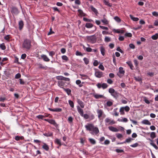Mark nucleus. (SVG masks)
Returning a JSON list of instances; mask_svg holds the SVG:
<instances>
[{"instance_id":"30","label":"nucleus","mask_w":158,"mask_h":158,"mask_svg":"<svg viewBox=\"0 0 158 158\" xmlns=\"http://www.w3.org/2000/svg\"><path fill=\"white\" fill-rule=\"evenodd\" d=\"M64 90L68 95H69L71 94V91L70 89L69 88L65 89L64 88Z\"/></svg>"},{"instance_id":"16","label":"nucleus","mask_w":158,"mask_h":158,"mask_svg":"<svg viewBox=\"0 0 158 158\" xmlns=\"http://www.w3.org/2000/svg\"><path fill=\"white\" fill-rule=\"evenodd\" d=\"M41 57L44 60V61L48 62L50 60L49 59L46 55H41Z\"/></svg>"},{"instance_id":"4","label":"nucleus","mask_w":158,"mask_h":158,"mask_svg":"<svg viewBox=\"0 0 158 158\" xmlns=\"http://www.w3.org/2000/svg\"><path fill=\"white\" fill-rule=\"evenodd\" d=\"M105 123H108L110 125H112L116 123V122L114 120L109 118H107L105 119Z\"/></svg>"},{"instance_id":"48","label":"nucleus","mask_w":158,"mask_h":158,"mask_svg":"<svg viewBox=\"0 0 158 158\" xmlns=\"http://www.w3.org/2000/svg\"><path fill=\"white\" fill-rule=\"evenodd\" d=\"M83 60L84 61V62L86 64H89V60L86 57H84L83 58Z\"/></svg>"},{"instance_id":"31","label":"nucleus","mask_w":158,"mask_h":158,"mask_svg":"<svg viewBox=\"0 0 158 158\" xmlns=\"http://www.w3.org/2000/svg\"><path fill=\"white\" fill-rule=\"evenodd\" d=\"M42 148L45 150L48 151L49 150V147L45 143H44L42 146Z\"/></svg>"},{"instance_id":"39","label":"nucleus","mask_w":158,"mask_h":158,"mask_svg":"<svg viewBox=\"0 0 158 158\" xmlns=\"http://www.w3.org/2000/svg\"><path fill=\"white\" fill-rule=\"evenodd\" d=\"M111 41V38L108 36H105L104 41L106 42H108Z\"/></svg>"},{"instance_id":"46","label":"nucleus","mask_w":158,"mask_h":158,"mask_svg":"<svg viewBox=\"0 0 158 158\" xmlns=\"http://www.w3.org/2000/svg\"><path fill=\"white\" fill-rule=\"evenodd\" d=\"M102 88L103 89H105L108 87V85L107 84L105 83H103L102 84Z\"/></svg>"},{"instance_id":"21","label":"nucleus","mask_w":158,"mask_h":158,"mask_svg":"<svg viewBox=\"0 0 158 158\" xmlns=\"http://www.w3.org/2000/svg\"><path fill=\"white\" fill-rule=\"evenodd\" d=\"M100 50L102 55L103 56H104L106 51L104 47L103 46L100 47Z\"/></svg>"},{"instance_id":"22","label":"nucleus","mask_w":158,"mask_h":158,"mask_svg":"<svg viewBox=\"0 0 158 158\" xmlns=\"http://www.w3.org/2000/svg\"><path fill=\"white\" fill-rule=\"evenodd\" d=\"M24 24L23 21L21 20L19 21V28L20 30H21Z\"/></svg>"},{"instance_id":"32","label":"nucleus","mask_w":158,"mask_h":158,"mask_svg":"<svg viewBox=\"0 0 158 158\" xmlns=\"http://www.w3.org/2000/svg\"><path fill=\"white\" fill-rule=\"evenodd\" d=\"M113 104V101H108L106 103V106L110 107L112 106Z\"/></svg>"},{"instance_id":"10","label":"nucleus","mask_w":158,"mask_h":158,"mask_svg":"<svg viewBox=\"0 0 158 158\" xmlns=\"http://www.w3.org/2000/svg\"><path fill=\"white\" fill-rule=\"evenodd\" d=\"M48 109L49 110L53 112H61L62 111V109L60 108H55L54 109H52L50 108H48Z\"/></svg>"},{"instance_id":"38","label":"nucleus","mask_w":158,"mask_h":158,"mask_svg":"<svg viewBox=\"0 0 158 158\" xmlns=\"http://www.w3.org/2000/svg\"><path fill=\"white\" fill-rule=\"evenodd\" d=\"M89 140L91 143L93 144H94L96 143V141L94 139L92 138H89Z\"/></svg>"},{"instance_id":"43","label":"nucleus","mask_w":158,"mask_h":158,"mask_svg":"<svg viewBox=\"0 0 158 158\" xmlns=\"http://www.w3.org/2000/svg\"><path fill=\"white\" fill-rule=\"evenodd\" d=\"M61 58H62V59L63 60H64L65 61H68L69 60L68 58V57L67 56H66L65 55L62 56L61 57Z\"/></svg>"},{"instance_id":"20","label":"nucleus","mask_w":158,"mask_h":158,"mask_svg":"<svg viewBox=\"0 0 158 158\" xmlns=\"http://www.w3.org/2000/svg\"><path fill=\"white\" fill-rule=\"evenodd\" d=\"M90 7L91 9V10L93 12H94L96 15H97L98 14V13L97 10L96 8H95L93 6H90Z\"/></svg>"},{"instance_id":"44","label":"nucleus","mask_w":158,"mask_h":158,"mask_svg":"<svg viewBox=\"0 0 158 158\" xmlns=\"http://www.w3.org/2000/svg\"><path fill=\"white\" fill-rule=\"evenodd\" d=\"M124 107H122L120 108L119 112H120V114L121 115H123L124 114Z\"/></svg>"},{"instance_id":"59","label":"nucleus","mask_w":158,"mask_h":158,"mask_svg":"<svg viewBox=\"0 0 158 158\" xmlns=\"http://www.w3.org/2000/svg\"><path fill=\"white\" fill-rule=\"evenodd\" d=\"M99 27L101 28L102 29H103V30H108V28L107 27H106L100 25V26H99Z\"/></svg>"},{"instance_id":"49","label":"nucleus","mask_w":158,"mask_h":158,"mask_svg":"<svg viewBox=\"0 0 158 158\" xmlns=\"http://www.w3.org/2000/svg\"><path fill=\"white\" fill-rule=\"evenodd\" d=\"M69 105H70V106L71 107H72V108L74 107V103L71 100H69Z\"/></svg>"},{"instance_id":"41","label":"nucleus","mask_w":158,"mask_h":158,"mask_svg":"<svg viewBox=\"0 0 158 158\" xmlns=\"http://www.w3.org/2000/svg\"><path fill=\"white\" fill-rule=\"evenodd\" d=\"M0 48L2 50H4L6 49V47L4 43H3L0 44Z\"/></svg>"},{"instance_id":"26","label":"nucleus","mask_w":158,"mask_h":158,"mask_svg":"<svg viewBox=\"0 0 158 158\" xmlns=\"http://www.w3.org/2000/svg\"><path fill=\"white\" fill-rule=\"evenodd\" d=\"M101 21L102 23L105 25L108 24L109 22L108 20L104 17H103V19L101 20Z\"/></svg>"},{"instance_id":"42","label":"nucleus","mask_w":158,"mask_h":158,"mask_svg":"<svg viewBox=\"0 0 158 158\" xmlns=\"http://www.w3.org/2000/svg\"><path fill=\"white\" fill-rule=\"evenodd\" d=\"M110 94L111 95L115 92V90L112 88H110L108 90Z\"/></svg>"},{"instance_id":"52","label":"nucleus","mask_w":158,"mask_h":158,"mask_svg":"<svg viewBox=\"0 0 158 158\" xmlns=\"http://www.w3.org/2000/svg\"><path fill=\"white\" fill-rule=\"evenodd\" d=\"M116 137L120 139L123 137V135L122 134L120 133H117L116 134Z\"/></svg>"},{"instance_id":"14","label":"nucleus","mask_w":158,"mask_h":158,"mask_svg":"<svg viewBox=\"0 0 158 158\" xmlns=\"http://www.w3.org/2000/svg\"><path fill=\"white\" fill-rule=\"evenodd\" d=\"M97 112L98 114V117L99 118H100L103 113V111L102 110H97Z\"/></svg>"},{"instance_id":"51","label":"nucleus","mask_w":158,"mask_h":158,"mask_svg":"<svg viewBox=\"0 0 158 158\" xmlns=\"http://www.w3.org/2000/svg\"><path fill=\"white\" fill-rule=\"evenodd\" d=\"M46 117V116L43 115H38L36 116V117L38 119H43V118Z\"/></svg>"},{"instance_id":"8","label":"nucleus","mask_w":158,"mask_h":158,"mask_svg":"<svg viewBox=\"0 0 158 158\" xmlns=\"http://www.w3.org/2000/svg\"><path fill=\"white\" fill-rule=\"evenodd\" d=\"M11 12L13 14L17 15L19 13L18 9L16 7H13L11 8Z\"/></svg>"},{"instance_id":"64","label":"nucleus","mask_w":158,"mask_h":158,"mask_svg":"<svg viewBox=\"0 0 158 158\" xmlns=\"http://www.w3.org/2000/svg\"><path fill=\"white\" fill-rule=\"evenodd\" d=\"M125 35L126 36H127V37H131L132 36V35L130 33H126L125 34Z\"/></svg>"},{"instance_id":"50","label":"nucleus","mask_w":158,"mask_h":158,"mask_svg":"<svg viewBox=\"0 0 158 158\" xmlns=\"http://www.w3.org/2000/svg\"><path fill=\"white\" fill-rule=\"evenodd\" d=\"M38 65L39 68L42 69H46V66H44L41 64H38Z\"/></svg>"},{"instance_id":"3","label":"nucleus","mask_w":158,"mask_h":158,"mask_svg":"<svg viewBox=\"0 0 158 158\" xmlns=\"http://www.w3.org/2000/svg\"><path fill=\"white\" fill-rule=\"evenodd\" d=\"M86 38L88 40L92 43H94L96 41V38L94 35L87 36Z\"/></svg>"},{"instance_id":"34","label":"nucleus","mask_w":158,"mask_h":158,"mask_svg":"<svg viewBox=\"0 0 158 158\" xmlns=\"http://www.w3.org/2000/svg\"><path fill=\"white\" fill-rule=\"evenodd\" d=\"M130 16L131 19L134 21H137L139 20V19L138 18L135 17L131 15H130Z\"/></svg>"},{"instance_id":"35","label":"nucleus","mask_w":158,"mask_h":158,"mask_svg":"<svg viewBox=\"0 0 158 158\" xmlns=\"http://www.w3.org/2000/svg\"><path fill=\"white\" fill-rule=\"evenodd\" d=\"M150 137L152 139H151L153 140V139L156 137V133L154 132H152L150 134Z\"/></svg>"},{"instance_id":"7","label":"nucleus","mask_w":158,"mask_h":158,"mask_svg":"<svg viewBox=\"0 0 158 158\" xmlns=\"http://www.w3.org/2000/svg\"><path fill=\"white\" fill-rule=\"evenodd\" d=\"M56 79L58 80H64V81H69L70 79L69 78L64 77L63 76H60L57 77Z\"/></svg>"},{"instance_id":"40","label":"nucleus","mask_w":158,"mask_h":158,"mask_svg":"<svg viewBox=\"0 0 158 158\" xmlns=\"http://www.w3.org/2000/svg\"><path fill=\"white\" fill-rule=\"evenodd\" d=\"M114 20L118 23H120L121 22L120 19L117 16H115L114 18Z\"/></svg>"},{"instance_id":"28","label":"nucleus","mask_w":158,"mask_h":158,"mask_svg":"<svg viewBox=\"0 0 158 158\" xmlns=\"http://www.w3.org/2000/svg\"><path fill=\"white\" fill-rule=\"evenodd\" d=\"M126 63L128 64V65L130 67V68L131 70L133 69L134 67L133 65L132 64V63L131 62V61H128V62H127Z\"/></svg>"},{"instance_id":"9","label":"nucleus","mask_w":158,"mask_h":158,"mask_svg":"<svg viewBox=\"0 0 158 158\" xmlns=\"http://www.w3.org/2000/svg\"><path fill=\"white\" fill-rule=\"evenodd\" d=\"M65 83L66 82H65L62 81H59L58 82V85L60 88L64 89Z\"/></svg>"},{"instance_id":"24","label":"nucleus","mask_w":158,"mask_h":158,"mask_svg":"<svg viewBox=\"0 0 158 158\" xmlns=\"http://www.w3.org/2000/svg\"><path fill=\"white\" fill-rule=\"evenodd\" d=\"M81 81L79 80H77L76 81V83L77 85H78V86L80 87H81L83 86L82 84H83L84 82H82V84H81Z\"/></svg>"},{"instance_id":"11","label":"nucleus","mask_w":158,"mask_h":158,"mask_svg":"<svg viewBox=\"0 0 158 158\" xmlns=\"http://www.w3.org/2000/svg\"><path fill=\"white\" fill-rule=\"evenodd\" d=\"M49 123L53 125L56 128L58 127V124L56 123L55 121L53 119H50Z\"/></svg>"},{"instance_id":"5","label":"nucleus","mask_w":158,"mask_h":158,"mask_svg":"<svg viewBox=\"0 0 158 158\" xmlns=\"http://www.w3.org/2000/svg\"><path fill=\"white\" fill-rule=\"evenodd\" d=\"M125 71L123 70V68L122 67H120L119 68V71L117 73V75L120 78L122 77L124 74Z\"/></svg>"},{"instance_id":"27","label":"nucleus","mask_w":158,"mask_h":158,"mask_svg":"<svg viewBox=\"0 0 158 158\" xmlns=\"http://www.w3.org/2000/svg\"><path fill=\"white\" fill-rule=\"evenodd\" d=\"M43 135L46 137H50L52 136L53 135L52 132H48V133H45L43 134Z\"/></svg>"},{"instance_id":"12","label":"nucleus","mask_w":158,"mask_h":158,"mask_svg":"<svg viewBox=\"0 0 158 158\" xmlns=\"http://www.w3.org/2000/svg\"><path fill=\"white\" fill-rule=\"evenodd\" d=\"M108 129L110 131L114 132H117L119 131L117 128L112 126L109 127Z\"/></svg>"},{"instance_id":"19","label":"nucleus","mask_w":158,"mask_h":158,"mask_svg":"<svg viewBox=\"0 0 158 158\" xmlns=\"http://www.w3.org/2000/svg\"><path fill=\"white\" fill-rule=\"evenodd\" d=\"M119 94H120L119 93H118L117 91H115L114 93L112 94L111 95L114 98L117 99L118 98Z\"/></svg>"},{"instance_id":"63","label":"nucleus","mask_w":158,"mask_h":158,"mask_svg":"<svg viewBox=\"0 0 158 158\" xmlns=\"http://www.w3.org/2000/svg\"><path fill=\"white\" fill-rule=\"evenodd\" d=\"M84 118H85V119H88L89 118V115L86 114H83V116Z\"/></svg>"},{"instance_id":"55","label":"nucleus","mask_w":158,"mask_h":158,"mask_svg":"<svg viewBox=\"0 0 158 158\" xmlns=\"http://www.w3.org/2000/svg\"><path fill=\"white\" fill-rule=\"evenodd\" d=\"M139 145V144L137 143H135L131 145L130 146L133 148H135L137 147Z\"/></svg>"},{"instance_id":"2","label":"nucleus","mask_w":158,"mask_h":158,"mask_svg":"<svg viewBox=\"0 0 158 158\" xmlns=\"http://www.w3.org/2000/svg\"><path fill=\"white\" fill-rule=\"evenodd\" d=\"M31 47V42L28 39H26L24 40L23 44L22 47L26 50H29Z\"/></svg>"},{"instance_id":"54","label":"nucleus","mask_w":158,"mask_h":158,"mask_svg":"<svg viewBox=\"0 0 158 158\" xmlns=\"http://www.w3.org/2000/svg\"><path fill=\"white\" fill-rule=\"evenodd\" d=\"M49 56L53 57V56L55 54V52L53 51H51L49 52Z\"/></svg>"},{"instance_id":"61","label":"nucleus","mask_w":158,"mask_h":158,"mask_svg":"<svg viewBox=\"0 0 158 158\" xmlns=\"http://www.w3.org/2000/svg\"><path fill=\"white\" fill-rule=\"evenodd\" d=\"M124 110L126 112H128L130 110V108L128 106H126L124 107Z\"/></svg>"},{"instance_id":"37","label":"nucleus","mask_w":158,"mask_h":158,"mask_svg":"<svg viewBox=\"0 0 158 158\" xmlns=\"http://www.w3.org/2000/svg\"><path fill=\"white\" fill-rule=\"evenodd\" d=\"M152 39L153 40H156L158 38V33H156L154 35H152L151 37Z\"/></svg>"},{"instance_id":"1","label":"nucleus","mask_w":158,"mask_h":158,"mask_svg":"<svg viewBox=\"0 0 158 158\" xmlns=\"http://www.w3.org/2000/svg\"><path fill=\"white\" fill-rule=\"evenodd\" d=\"M85 127L86 130L89 131L91 135H97L99 133V131L98 128L95 127L92 123H88Z\"/></svg>"},{"instance_id":"17","label":"nucleus","mask_w":158,"mask_h":158,"mask_svg":"<svg viewBox=\"0 0 158 158\" xmlns=\"http://www.w3.org/2000/svg\"><path fill=\"white\" fill-rule=\"evenodd\" d=\"M148 139L151 142L150 143V145L154 147L157 150L158 149V147L156 145L153 143V140L152 139Z\"/></svg>"},{"instance_id":"62","label":"nucleus","mask_w":158,"mask_h":158,"mask_svg":"<svg viewBox=\"0 0 158 158\" xmlns=\"http://www.w3.org/2000/svg\"><path fill=\"white\" fill-rule=\"evenodd\" d=\"M98 64V62L97 60H95L93 62V65L94 66H96Z\"/></svg>"},{"instance_id":"25","label":"nucleus","mask_w":158,"mask_h":158,"mask_svg":"<svg viewBox=\"0 0 158 158\" xmlns=\"http://www.w3.org/2000/svg\"><path fill=\"white\" fill-rule=\"evenodd\" d=\"M54 142L56 143L59 145L60 147L61 145V141L60 139L57 138L55 140Z\"/></svg>"},{"instance_id":"18","label":"nucleus","mask_w":158,"mask_h":158,"mask_svg":"<svg viewBox=\"0 0 158 158\" xmlns=\"http://www.w3.org/2000/svg\"><path fill=\"white\" fill-rule=\"evenodd\" d=\"M77 102L80 105V106L82 108H83L85 106V104L81 100L77 99Z\"/></svg>"},{"instance_id":"57","label":"nucleus","mask_w":158,"mask_h":158,"mask_svg":"<svg viewBox=\"0 0 158 158\" xmlns=\"http://www.w3.org/2000/svg\"><path fill=\"white\" fill-rule=\"evenodd\" d=\"M107 82L108 83L111 84L113 83V81L110 79H108L107 80Z\"/></svg>"},{"instance_id":"29","label":"nucleus","mask_w":158,"mask_h":158,"mask_svg":"<svg viewBox=\"0 0 158 158\" xmlns=\"http://www.w3.org/2000/svg\"><path fill=\"white\" fill-rule=\"evenodd\" d=\"M83 48L85 50L88 52H90L92 50V49L91 48L89 47L86 48L84 46H83Z\"/></svg>"},{"instance_id":"15","label":"nucleus","mask_w":158,"mask_h":158,"mask_svg":"<svg viewBox=\"0 0 158 158\" xmlns=\"http://www.w3.org/2000/svg\"><path fill=\"white\" fill-rule=\"evenodd\" d=\"M93 96L96 99L101 98L104 97L103 95H100L96 94H93Z\"/></svg>"},{"instance_id":"36","label":"nucleus","mask_w":158,"mask_h":158,"mask_svg":"<svg viewBox=\"0 0 158 158\" xmlns=\"http://www.w3.org/2000/svg\"><path fill=\"white\" fill-rule=\"evenodd\" d=\"M10 35H7L4 37V39L7 41H9L10 39L11 38Z\"/></svg>"},{"instance_id":"60","label":"nucleus","mask_w":158,"mask_h":158,"mask_svg":"<svg viewBox=\"0 0 158 158\" xmlns=\"http://www.w3.org/2000/svg\"><path fill=\"white\" fill-rule=\"evenodd\" d=\"M98 68L102 70H104L105 69H104V68L103 66V65L102 64H100V65L99 66H98Z\"/></svg>"},{"instance_id":"33","label":"nucleus","mask_w":158,"mask_h":158,"mask_svg":"<svg viewBox=\"0 0 158 158\" xmlns=\"http://www.w3.org/2000/svg\"><path fill=\"white\" fill-rule=\"evenodd\" d=\"M93 25L90 23H87L85 24V27L87 28H91L93 27Z\"/></svg>"},{"instance_id":"6","label":"nucleus","mask_w":158,"mask_h":158,"mask_svg":"<svg viewBox=\"0 0 158 158\" xmlns=\"http://www.w3.org/2000/svg\"><path fill=\"white\" fill-rule=\"evenodd\" d=\"M94 75L95 76L98 78H100L103 77V73L98 69H96L95 71Z\"/></svg>"},{"instance_id":"45","label":"nucleus","mask_w":158,"mask_h":158,"mask_svg":"<svg viewBox=\"0 0 158 158\" xmlns=\"http://www.w3.org/2000/svg\"><path fill=\"white\" fill-rule=\"evenodd\" d=\"M80 75L81 77V79L83 80L87 78L88 77L87 75L85 74H80Z\"/></svg>"},{"instance_id":"56","label":"nucleus","mask_w":158,"mask_h":158,"mask_svg":"<svg viewBox=\"0 0 158 158\" xmlns=\"http://www.w3.org/2000/svg\"><path fill=\"white\" fill-rule=\"evenodd\" d=\"M54 33V32L52 31V28L51 27L50 29V31L48 33V35H50Z\"/></svg>"},{"instance_id":"13","label":"nucleus","mask_w":158,"mask_h":158,"mask_svg":"<svg viewBox=\"0 0 158 158\" xmlns=\"http://www.w3.org/2000/svg\"><path fill=\"white\" fill-rule=\"evenodd\" d=\"M77 110L78 112L80 114L81 116L83 115L84 112L83 110L81 109L79 106H77Z\"/></svg>"},{"instance_id":"47","label":"nucleus","mask_w":158,"mask_h":158,"mask_svg":"<svg viewBox=\"0 0 158 158\" xmlns=\"http://www.w3.org/2000/svg\"><path fill=\"white\" fill-rule=\"evenodd\" d=\"M132 140V139L131 138H129L128 139H127L125 141L123 142L124 143H130L131 141Z\"/></svg>"},{"instance_id":"23","label":"nucleus","mask_w":158,"mask_h":158,"mask_svg":"<svg viewBox=\"0 0 158 158\" xmlns=\"http://www.w3.org/2000/svg\"><path fill=\"white\" fill-rule=\"evenodd\" d=\"M142 123L143 124L146 125H150L151 124V123L148 120L146 119L143 120L142 122Z\"/></svg>"},{"instance_id":"53","label":"nucleus","mask_w":158,"mask_h":158,"mask_svg":"<svg viewBox=\"0 0 158 158\" xmlns=\"http://www.w3.org/2000/svg\"><path fill=\"white\" fill-rule=\"evenodd\" d=\"M21 77V75L20 73H18L16 74L15 76V79H18Z\"/></svg>"},{"instance_id":"58","label":"nucleus","mask_w":158,"mask_h":158,"mask_svg":"<svg viewBox=\"0 0 158 158\" xmlns=\"http://www.w3.org/2000/svg\"><path fill=\"white\" fill-rule=\"evenodd\" d=\"M73 118L71 116H70L68 118V121L70 123H71L73 122Z\"/></svg>"}]
</instances>
